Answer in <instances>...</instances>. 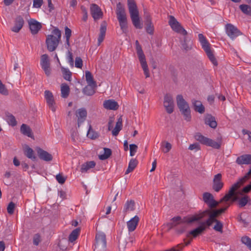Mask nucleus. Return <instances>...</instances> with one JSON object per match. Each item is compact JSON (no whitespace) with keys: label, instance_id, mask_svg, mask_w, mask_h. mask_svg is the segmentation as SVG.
I'll list each match as a JSON object with an SVG mask.
<instances>
[{"label":"nucleus","instance_id":"nucleus-11","mask_svg":"<svg viewBox=\"0 0 251 251\" xmlns=\"http://www.w3.org/2000/svg\"><path fill=\"white\" fill-rule=\"evenodd\" d=\"M225 31L227 35L232 40L242 34L237 27L231 24L225 25Z\"/></svg>","mask_w":251,"mask_h":251},{"label":"nucleus","instance_id":"nucleus-43","mask_svg":"<svg viewBox=\"0 0 251 251\" xmlns=\"http://www.w3.org/2000/svg\"><path fill=\"white\" fill-rule=\"evenodd\" d=\"M79 228H76L72 231L69 237V240L71 242L75 241L78 237L79 234Z\"/></svg>","mask_w":251,"mask_h":251},{"label":"nucleus","instance_id":"nucleus-21","mask_svg":"<svg viewBox=\"0 0 251 251\" xmlns=\"http://www.w3.org/2000/svg\"><path fill=\"white\" fill-rule=\"evenodd\" d=\"M103 105L105 109L113 110L118 109L119 106L118 102L112 99L105 100Z\"/></svg>","mask_w":251,"mask_h":251},{"label":"nucleus","instance_id":"nucleus-9","mask_svg":"<svg viewBox=\"0 0 251 251\" xmlns=\"http://www.w3.org/2000/svg\"><path fill=\"white\" fill-rule=\"evenodd\" d=\"M195 139L204 145L219 149L221 147V144L210 138L206 137L200 133H197L195 136Z\"/></svg>","mask_w":251,"mask_h":251},{"label":"nucleus","instance_id":"nucleus-46","mask_svg":"<svg viewBox=\"0 0 251 251\" xmlns=\"http://www.w3.org/2000/svg\"><path fill=\"white\" fill-rule=\"evenodd\" d=\"M6 121L8 124L12 126H14L17 125V121L15 117L11 114H8L6 115Z\"/></svg>","mask_w":251,"mask_h":251},{"label":"nucleus","instance_id":"nucleus-59","mask_svg":"<svg viewBox=\"0 0 251 251\" xmlns=\"http://www.w3.org/2000/svg\"><path fill=\"white\" fill-rule=\"evenodd\" d=\"M40 242V236L38 234H35L33 237V244L38 245Z\"/></svg>","mask_w":251,"mask_h":251},{"label":"nucleus","instance_id":"nucleus-30","mask_svg":"<svg viewBox=\"0 0 251 251\" xmlns=\"http://www.w3.org/2000/svg\"><path fill=\"white\" fill-rule=\"evenodd\" d=\"M182 47L186 51L190 50L192 48V43L191 39L186 35L184 37L183 40L181 42Z\"/></svg>","mask_w":251,"mask_h":251},{"label":"nucleus","instance_id":"nucleus-42","mask_svg":"<svg viewBox=\"0 0 251 251\" xmlns=\"http://www.w3.org/2000/svg\"><path fill=\"white\" fill-rule=\"evenodd\" d=\"M112 154L111 149L109 148H104V153L99 155V158L101 160H104L108 158Z\"/></svg>","mask_w":251,"mask_h":251},{"label":"nucleus","instance_id":"nucleus-31","mask_svg":"<svg viewBox=\"0 0 251 251\" xmlns=\"http://www.w3.org/2000/svg\"><path fill=\"white\" fill-rule=\"evenodd\" d=\"M24 152L25 155L27 158L31 159L32 160H35L36 159V157L34 155L33 150L29 146H26L25 147L24 149Z\"/></svg>","mask_w":251,"mask_h":251},{"label":"nucleus","instance_id":"nucleus-15","mask_svg":"<svg viewBox=\"0 0 251 251\" xmlns=\"http://www.w3.org/2000/svg\"><path fill=\"white\" fill-rule=\"evenodd\" d=\"M221 174H218L214 176L213 180V189L216 192H219L224 186V183L222 181Z\"/></svg>","mask_w":251,"mask_h":251},{"label":"nucleus","instance_id":"nucleus-36","mask_svg":"<svg viewBox=\"0 0 251 251\" xmlns=\"http://www.w3.org/2000/svg\"><path fill=\"white\" fill-rule=\"evenodd\" d=\"M96 87V86L88 85L83 88V94L87 96L93 95L95 93V88Z\"/></svg>","mask_w":251,"mask_h":251},{"label":"nucleus","instance_id":"nucleus-39","mask_svg":"<svg viewBox=\"0 0 251 251\" xmlns=\"http://www.w3.org/2000/svg\"><path fill=\"white\" fill-rule=\"evenodd\" d=\"M95 165L96 163L93 161L87 162L85 163L82 165L81 167V172H86L89 169L94 168L95 166Z\"/></svg>","mask_w":251,"mask_h":251},{"label":"nucleus","instance_id":"nucleus-20","mask_svg":"<svg viewBox=\"0 0 251 251\" xmlns=\"http://www.w3.org/2000/svg\"><path fill=\"white\" fill-rule=\"evenodd\" d=\"M87 115V110L85 108H79L75 111V115L77 118V125L78 126L85 121Z\"/></svg>","mask_w":251,"mask_h":251},{"label":"nucleus","instance_id":"nucleus-50","mask_svg":"<svg viewBox=\"0 0 251 251\" xmlns=\"http://www.w3.org/2000/svg\"><path fill=\"white\" fill-rule=\"evenodd\" d=\"M139 61L140 62V64L141 65V66H142V68L143 71L149 69L145 57L141 58H139Z\"/></svg>","mask_w":251,"mask_h":251},{"label":"nucleus","instance_id":"nucleus-64","mask_svg":"<svg viewBox=\"0 0 251 251\" xmlns=\"http://www.w3.org/2000/svg\"><path fill=\"white\" fill-rule=\"evenodd\" d=\"M181 250V246L178 245L176 248H172L169 251H180Z\"/></svg>","mask_w":251,"mask_h":251},{"label":"nucleus","instance_id":"nucleus-49","mask_svg":"<svg viewBox=\"0 0 251 251\" xmlns=\"http://www.w3.org/2000/svg\"><path fill=\"white\" fill-rule=\"evenodd\" d=\"M136 50L138 58H141L145 57L141 46H137V47H136Z\"/></svg>","mask_w":251,"mask_h":251},{"label":"nucleus","instance_id":"nucleus-62","mask_svg":"<svg viewBox=\"0 0 251 251\" xmlns=\"http://www.w3.org/2000/svg\"><path fill=\"white\" fill-rule=\"evenodd\" d=\"M199 144L195 143V144H191L189 146L188 149L190 150H193L194 149H199Z\"/></svg>","mask_w":251,"mask_h":251},{"label":"nucleus","instance_id":"nucleus-8","mask_svg":"<svg viewBox=\"0 0 251 251\" xmlns=\"http://www.w3.org/2000/svg\"><path fill=\"white\" fill-rule=\"evenodd\" d=\"M95 240L94 251H106V241L104 233L101 232H98L96 235Z\"/></svg>","mask_w":251,"mask_h":251},{"label":"nucleus","instance_id":"nucleus-61","mask_svg":"<svg viewBox=\"0 0 251 251\" xmlns=\"http://www.w3.org/2000/svg\"><path fill=\"white\" fill-rule=\"evenodd\" d=\"M71 138L73 141H75L78 139V133L77 132L73 131L71 134Z\"/></svg>","mask_w":251,"mask_h":251},{"label":"nucleus","instance_id":"nucleus-54","mask_svg":"<svg viewBox=\"0 0 251 251\" xmlns=\"http://www.w3.org/2000/svg\"><path fill=\"white\" fill-rule=\"evenodd\" d=\"M68 61L71 66H74V59L73 54L70 50H68Z\"/></svg>","mask_w":251,"mask_h":251},{"label":"nucleus","instance_id":"nucleus-12","mask_svg":"<svg viewBox=\"0 0 251 251\" xmlns=\"http://www.w3.org/2000/svg\"><path fill=\"white\" fill-rule=\"evenodd\" d=\"M40 65L42 69L44 70L46 75L48 76L51 74V68L50 59L48 55L44 54L41 55Z\"/></svg>","mask_w":251,"mask_h":251},{"label":"nucleus","instance_id":"nucleus-26","mask_svg":"<svg viewBox=\"0 0 251 251\" xmlns=\"http://www.w3.org/2000/svg\"><path fill=\"white\" fill-rule=\"evenodd\" d=\"M106 31V23L105 22H102L100 25V34L98 39V45L100 46L103 41Z\"/></svg>","mask_w":251,"mask_h":251},{"label":"nucleus","instance_id":"nucleus-34","mask_svg":"<svg viewBox=\"0 0 251 251\" xmlns=\"http://www.w3.org/2000/svg\"><path fill=\"white\" fill-rule=\"evenodd\" d=\"M138 161L136 159L132 158L128 164V168L126 171L125 174L127 175L132 172L137 166Z\"/></svg>","mask_w":251,"mask_h":251},{"label":"nucleus","instance_id":"nucleus-33","mask_svg":"<svg viewBox=\"0 0 251 251\" xmlns=\"http://www.w3.org/2000/svg\"><path fill=\"white\" fill-rule=\"evenodd\" d=\"M146 31L150 34H152L153 33L154 28L151 18L150 16L146 18Z\"/></svg>","mask_w":251,"mask_h":251},{"label":"nucleus","instance_id":"nucleus-17","mask_svg":"<svg viewBox=\"0 0 251 251\" xmlns=\"http://www.w3.org/2000/svg\"><path fill=\"white\" fill-rule=\"evenodd\" d=\"M90 11L92 17L94 20H97L102 18V12L100 8L96 4L93 3L91 5Z\"/></svg>","mask_w":251,"mask_h":251},{"label":"nucleus","instance_id":"nucleus-4","mask_svg":"<svg viewBox=\"0 0 251 251\" xmlns=\"http://www.w3.org/2000/svg\"><path fill=\"white\" fill-rule=\"evenodd\" d=\"M52 34L48 35L46 40L47 49L50 51L55 50L58 46L61 37V31L57 28H55L52 30Z\"/></svg>","mask_w":251,"mask_h":251},{"label":"nucleus","instance_id":"nucleus-44","mask_svg":"<svg viewBox=\"0 0 251 251\" xmlns=\"http://www.w3.org/2000/svg\"><path fill=\"white\" fill-rule=\"evenodd\" d=\"M239 8L244 14L251 16V6L247 4H241Z\"/></svg>","mask_w":251,"mask_h":251},{"label":"nucleus","instance_id":"nucleus-37","mask_svg":"<svg viewBox=\"0 0 251 251\" xmlns=\"http://www.w3.org/2000/svg\"><path fill=\"white\" fill-rule=\"evenodd\" d=\"M61 72L63 75V78L68 81H71L72 79V73L68 68H65L63 67H61Z\"/></svg>","mask_w":251,"mask_h":251},{"label":"nucleus","instance_id":"nucleus-41","mask_svg":"<svg viewBox=\"0 0 251 251\" xmlns=\"http://www.w3.org/2000/svg\"><path fill=\"white\" fill-rule=\"evenodd\" d=\"M65 35L66 37V48L68 49L70 46V38L72 35V31L67 26L65 27Z\"/></svg>","mask_w":251,"mask_h":251},{"label":"nucleus","instance_id":"nucleus-63","mask_svg":"<svg viewBox=\"0 0 251 251\" xmlns=\"http://www.w3.org/2000/svg\"><path fill=\"white\" fill-rule=\"evenodd\" d=\"M58 195L60 196L61 198H62V199H65L66 197V193L64 191L61 190L59 191Z\"/></svg>","mask_w":251,"mask_h":251},{"label":"nucleus","instance_id":"nucleus-27","mask_svg":"<svg viewBox=\"0 0 251 251\" xmlns=\"http://www.w3.org/2000/svg\"><path fill=\"white\" fill-rule=\"evenodd\" d=\"M202 199L206 204H219L214 200L212 194L208 192H205L203 194Z\"/></svg>","mask_w":251,"mask_h":251},{"label":"nucleus","instance_id":"nucleus-25","mask_svg":"<svg viewBox=\"0 0 251 251\" xmlns=\"http://www.w3.org/2000/svg\"><path fill=\"white\" fill-rule=\"evenodd\" d=\"M24 24L23 18L21 16H18L16 18L14 25L11 28L12 31L14 32H18L23 26Z\"/></svg>","mask_w":251,"mask_h":251},{"label":"nucleus","instance_id":"nucleus-28","mask_svg":"<svg viewBox=\"0 0 251 251\" xmlns=\"http://www.w3.org/2000/svg\"><path fill=\"white\" fill-rule=\"evenodd\" d=\"M192 103L196 111L201 114L204 112L205 108L201 101L193 99L192 100Z\"/></svg>","mask_w":251,"mask_h":251},{"label":"nucleus","instance_id":"nucleus-55","mask_svg":"<svg viewBox=\"0 0 251 251\" xmlns=\"http://www.w3.org/2000/svg\"><path fill=\"white\" fill-rule=\"evenodd\" d=\"M87 136L92 139H96L97 137V134L93 133V131L91 129V126L87 132Z\"/></svg>","mask_w":251,"mask_h":251},{"label":"nucleus","instance_id":"nucleus-2","mask_svg":"<svg viewBox=\"0 0 251 251\" xmlns=\"http://www.w3.org/2000/svg\"><path fill=\"white\" fill-rule=\"evenodd\" d=\"M211 206L208 209L200 211L194 214V215L187 218L186 221L188 222H195L200 221H209L211 222V225L215 223L216 224L213 227V229L221 233L223 232V225L222 222L216 220V217L223 213L226 208H222L219 209H216L215 206L217 205H210Z\"/></svg>","mask_w":251,"mask_h":251},{"label":"nucleus","instance_id":"nucleus-1","mask_svg":"<svg viewBox=\"0 0 251 251\" xmlns=\"http://www.w3.org/2000/svg\"><path fill=\"white\" fill-rule=\"evenodd\" d=\"M251 175V169L243 177L232 184L227 192L220 200L222 202H237L238 204H251V199L248 193L251 191V183L244 187L241 190L238 189L246 182Z\"/></svg>","mask_w":251,"mask_h":251},{"label":"nucleus","instance_id":"nucleus-16","mask_svg":"<svg viewBox=\"0 0 251 251\" xmlns=\"http://www.w3.org/2000/svg\"><path fill=\"white\" fill-rule=\"evenodd\" d=\"M35 151H36L40 159L45 161H50L52 160L53 157L52 155L47 151L43 150L40 147H36Z\"/></svg>","mask_w":251,"mask_h":251},{"label":"nucleus","instance_id":"nucleus-32","mask_svg":"<svg viewBox=\"0 0 251 251\" xmlns=\"http://www.w3.org/2000/svg\"><path fill=\"white\" fill-rule=\"evenodd\" d=\"M70 90L69 86L66 83L61 85V96L63 98H67L70 94Z\"/></svg>","mask_w":251,"mask_h":251},{"label":"nucleus","instance_id":"nucleus-51","mask_svg":"<svg viewBox=\"0 0 251 251\" xmlns=\"http://www.w3.org/2000/svg\"><path fill=\"white\" fill-rule=\"evenodd\" d=\"M80 8L83 14L82 20L85 22L88 19V13L87 9L84 6H81Z\"/></svg>","mask_w":251,"mask_h":251},{"label":"nucleus","instance_id":"nucleus-45","mask_svg":"<svg viewBox=\"0 0 251 251\" xmlns=\"http://www.w3.org/2000/svg\"><path fill=\"white\" fill-rule=\"evenodd\" d=\"M194 215V214H193V215ZM192 216H193V215H191L185 217L183 219H181V217H179V216L175 217H174L172 219V221L174 223H176V224H180V223H192V222H187L186 221L187 218L190 217H191Z\"/></svg>","mask_w":251,"mask_h":251},{"label":"nucleus","instance_id":"nucleus-56","mask_svg":"<svg viewBox=\"0 0 251 251\" xmlns=\"http://www.w3.org/2000/svg\"><path fill=\"white\" fill-rule=\"evenodd\" d=\"M0 93L6 95L8 94V91L6 89L4 84H3L1 81L0 80Z\"/></svg>","mask_w":251,"mask_h":251},{"label":"nucleus","instance_id":"nucleus-48","mask_svg":"<svg viewBox=\"0 0 251 251\" xmlns=\"http://www.w3.org/2000/svg\"><path fill=\"white\" fill-rule=\"evenodd\" d=\"M137 149L138 147L136 145L130 144L129 145L130 155L131 156H134L137 151Z\"/></svg>","mask_w":251,"mask_h":251},{"label":"nucleus","instance_id":"nucleus-18","mask_svg":"<svg viewBox=\"0 0 251 251\" xmlns=\"http://www.w3.org/2000/svg\"><path fill=\"white\" fill-rule=\"evenodd\" d=\"M45 98L50 108L53 112H54L55 111V101L52 93L49 90H46L45 91Z\"/></svg>","mask_w":251,"mask_h":251},{"label":"nucleus","instance_id":"nucleus-57","mask_svg":"<svg viewBox=\"0 0 251 251\" xmlns=\"http://www.w3.org/2000/svg\"><path fill=\"white\" fill-rule=\"evenodd\" d=\"M43 4V0H33V6L35 8H40Z\"/></svg>","mask_w":251,"mask_h":251},{"label":"nucleus","instance_id":"nucleus-52","mask_svg":"<svg viewBox=\"0 0 251 251\" xmlns=\"http://www.w3.org/2000/svg\"><path fill=\"white\" fill-rule=\"evenodd\" d=\"M56 179L59 183L62 184L65 182L66 178L62 174H59L56 176Z\"/></svg>","mask_w":251,"mask_h":251},{"label":"nucleus","instance_id":"nucleus-23","mask_svg":"<svg viewBox=\"0 0 251 251\" xmlns=\"http://www.w3.org/2000/svg\"><path fill=\"white\" fill-rule=\"evenodd\" d=\"M139 218L137 216H135L127 222V227L129 232L133 231L136 228Z\"/></svg>","mask_w":251,"mask_h":251},{"label":"nucleus","instance_id":"nucleus-35","mask_svg":"<svg viewBox=\"0 0 251 251\" xmlns=\"http://www.w3.org/2000/svg\"><path fill=\"white\" fill-rule=\"evenodd\" d=\"M122 120L120 117L118 119L116 123V126L112 131V133L113 136H117L119 134L120 131L122 129Z\"/></svg>","mask_w":251,"mask_h":251},{"label":"nucleus","instance_id":"nucleus-3","mask_svg":"<svg viewBox=\"0 0 251 251\" xmlns=\"http://www.w3.org/2000/svg\"><path fill=\"white\" fill-rule=\"evenodd\" d=\"M127 5L133 25L137 29L142 28L143 26L140 20L139 11L134 0H127Z\"/></svg>","mask_w":251,"mask_h":251},{"label":"nucleus","instance_id":"nucleus-38","mask_svg":"<svg viewBox=\"0 0 251 251\" xmlns=\"http://www.w3.org/2000/svg\"><path fill=\"white\" fill-rule=\"evenodd\" d=\"M172 148V146L169 142L163 141L161 143V149L165 153H168L170 151Z\"/></svg>","mask_w":251,"mask_h":251},{"label":"nucleus","instance_id":"nucleus-19","mask_svg":"<svg viewBox=\"0 0 251 251\" xmlns=\"http://www.w3.org/2000/svg\"><path fill=\"white\" fill-rule=\"evenodd\" d=\"M28 25L32 34H36L42 28L41 24L33 19L28 21Z\"/></svg>","mask_w":251,"mask_h":251},{"label":"nucleus","instance_id":"nucleus-14","mask_svg":"<svg viewBox=\"0 0 251 251\" xmlns=\"http://www.w3.org/2000/svg\"><path fill=\"white\" fill-rule=\"evenodd\" d=\"M163 104L168 113L171 114L173 112L174 103L173 97L171 95L166 94L164 96Z\"/></svg>","mask_w":251,"mask_h":251},{"label":"nucleus","instance_id":"nucleus-6","mask_svg":"<svg viewBox=\"0 0 251 251\" xmlns=\"http://www.w3.org/2000/svg\"><path fill=\"white\" fill-rule=\"evenodd\" d=\"M176 102L184 120L187 122L190 121L191 119V110L188 103L183 99L182 95H178L177 96Z\"/></svg>","mask_w":251,"mask_h":251},{"label":"nucleus","instance_id":"nucleus-7","mask_svg":"<svg viewBox=\"0 0 251 251\" xmlns=\"http://www.w3.org/2000/svg\"><path fill=\"white\" fill-rule=\"evenodd\" d=\"M198 37L199 41L202 46V48L205 51L208 58L213 64L215 66H217L218 65V63L213 53L212 50H211L210 44L202 34H199L198 35Z\"/></svg>","mask_w":251,"mask_h":251},{"label":"nucleus","instance_id":"nucleus-5","mask_svg":"<svg viewBox=\"0 0 251 251\" xmlns=\"http://www.w3.org/2000/svg\"><path fill=\"white\" fill-rule=\"evenodd\" d=\"M116 13L122 30L124 33L127 32V24L126 10L124 5L120 2L117 4Z\"/></svg>","mask_w":251,"mask_h":251},{"label":"nucleus","instance_id":"nucleus-58","mask_svg":"<svg viewBox=\"0 0 251 251\" xmlns=\"http://www.w3.org/2000/svg\"><path fill=\"white\" fill-rule=\"evenodd\" d=\"M114 123V118L113 117H110L108 123V129L111 130L113 128V124Z\"/></svg>","mask_w":251,"mask_h":251},{"label":"nucleus","instance_id":"nucleus-10","mask_svg":"<svg viewBox=\"0 0 251 251\" xmlns=\"http://www.w3.org/2000/svg\"><path fill=\"white\" fill-rule=\"evenodd\" d=\"M169 24L172 29L175 32L184 36L187 35V32L186 30L181 25L174 16H170Z\"/></svg>","mask_w":251,"mask_h":251},{"label":"nucleus","instance_id":"nucleus-60","mask_svg":"<svg viewBox=\"0 0 251 251\" xmlns=\"http://www.w3.org/2000/svg\"><path fill=\"white\" fill-rule=\"evenodd\" d=\"M15 208V205H8L7 210L9 214H12L14 213Z\"/></svg>","mask_w":251,"mask_h":251},{"label":"nucleus","instance_id":"nucleus-13","mask_svg":"<svg viewBox=\"0 0 251 251\" xmlns=\"http://www.w3.org/2000/svg\"><path fill=\"white\" fill-rule=\"evenodd\" d=\"M200 225L195 229L190 231L189 233L190 235H192L195 237L201 234L203 231L205 230L207 227L211 226V222L209 221H202Z\"/></svg>","mask_w":251,"mask_h":251},{"label":"nucleus","instance_id":"nucleus-24","mask_svg":"<svg viewBox=\"0 0 251 251\" xmlns=\"http://www.w3.org/2000/svg\"><path fill=\"white\" fill-rule=\"evenodd\" d=\"M204 121L205 124L208 125L212 128H216L217 126L215 118L211 114H207L205 115Z\"/></svg>","mask_w":251,"mask_h":251},{"label":"nucleus","instance_id":"nucleus-53","mask_svg":"<svg viewBox=\"0 0 251 251\" xmlns=\"http://www.w3.org/2000/svg\"><path fill=\"white\" fill-rule=\"evenodd\" d=\"M82 60L79 57H76L75 60V67L78 68H81L82 67Z\"/></svg>","mask_w":251,"mask_h":251},{"label":"nucleus","instance_id":"nucleus-22","mask_svg":"<svg viewBox=\"0 0 251 251\" xmlns=\"http://www.w3.org/2000/svg\"><path fill=\"white\" fill-rule=\"evenodd\" d=\"M236 162L240 165L251 164V154H244L238 157Z\"/></svg>","mask_w":251,"mask_h":251},{"label":"nucleus","instance_id":"nucleus-29","mask_svg":"<svg viewBox=\"0 0 251 251\" xmlns=\"http://www.w3.org/2000/svg\"><path fill=\"white\" fill-rule=\"evenodd\" d=\"M20 130L21 133L25 136L30 138H32L33 136L31 129L28 126L25 124H23L22 125Z\"/></svg>","mask_w":251,"mask_h":251},{"label":"nucleus","instance_id":"nucleus-40","mask_svg":"<svg viewBox=\"0 0 251 251\" xmlns=\"http://www.w3.org/2000/svg\"><path fill=\"white\" fill-rule=\"evenodd\" d=\"M86 80L89 85L96 86V83L94 81L92 74L88 71L85 72Z\"/></svg>","mask_w":251,"mask_h":251},{"label":"nucleus","instance_id":"nucleus-47","mask_svg":"<svg viewBox=\"0 0 251 251\" xmlns=\"http://www.w3.org/2000/svg\"><path fill=\"white\" fill-rule=\"evenodd\" d=\"M241 241L251 250V239L248 236L243 237L241 239Z\"/></svg>","mask_w":251,"mask_h":251}]
</instances>
